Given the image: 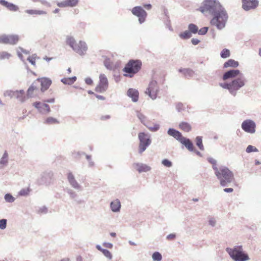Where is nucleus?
I'll use <instances>...</instances> for the list:
<instances>
[{"instance_id": "obj_1", "label": "nucleus", "mask_w": 261, "mask_h": 261, "mask_svg": "<svg viewBox=\"0 0 261 261\" xmlns=\"http://www.w3.org/2000/svg\"><path fill=\"white\" fill-rule=\"evenodd\" d=\"M215 173L220 180V184L222 186H225L227 184L234 180V176L232 172L227 167H221L216 170Z\"/></svg>"}, {"instance_id": "obj_2", "label": "nucleus", "mask_w": 261, "mask_h": 261, "mask_svg": "<svg viewBox=\"0 0 261 261\" xmlns=\"http://www.w3.org/2000/svg\"><path fill=\"white\" fill-rule=\"evenodd\" d=\"M142 63L139 60H130L123 69L124 76L132 77L141 69Z\"/></svg>"}, {"instance_id": "obj_3", "label": "nucleus", "mask_w": 261, "mask_h": 261, "mask_svg": "<svg viewBox=\"0 0 261 261\" xmlns=\"http://www.w3.org/2000/svg\"><path fill=\"white\" fill-rule=\"evenodd\" d=\"M214 17L211 21L213 25L216 26L218 29H221L225 27L228 16L224 8L214 14Z\"/></svg>"}, {"instance_id": "obj_4", "label": "nucleus", "mask_w": 261, "mask_h": 261, "mask_svg": "<svg viewBox=\"0 0 261 261\" xmlns=\"http://www.w3.org/2000/svg\"><path fill=\"white\" fill-rule=\"evenodd\" d=\"M168 134L172 136L185 145L189 150L193 151L194 150L193 144L192 142L189 139L184 137L179 131L173 128H170L168 130Z\"/></svg>"}, {"instance_id": "obj_5", "label": "nucleus", "mask_w": 261, "mask_h": 261, "mask_svg": "<svg viewBox=\"0 0 261 261\" xmlns=\"http://www.w3.org/2000/svg\"><path fill=\"white\" fill-rule=\"evenodd\" d=\"M223 8L220 3L216 0H204L203 6L199 10L202 13L209 11L215 14Z\"/></svg>"}, {"instance_id": "obj_6", "label": "nucleus", "mask_w": 261, "mask_h": 261, "mask_svg": "<svg viewBox=\"0 0 261 261\" xmlns=\"http://www.w3.org/2000/svg\"><path fill=\"white\" fill-rule=\"evenodd\" d=\"M226 251L235 261H246L249 259L247 254L243 252L242 246H236L233 248H227Z\"/></svg>"}, {"instance_id": "obj_7", "label": "nucleus", "mask_w": 261, "mask_h": 261, "mask_svg": "<svg viewBox=\"0 0 261 261\" xmlns=\"http://www.w3.org/2000/svg\"><path fill=\"white\" fill-rule=\"evenodd\" d=\"M66 43L79 54L84 55L87 49V47L85 42L80 41L76 43L74 39L72 37H68L66 40Z\"/></svg>"}, {"instance_id": "obj_8", "label": "nucleus", "mask_w": 261, "mask_h": 261, "mask_svg": "<svg viewBox=\"0 0 261 261\" xmlns=\"http://www.w3.org/2000/svg\"><path fill=\"white\" fill-rule=\"evenodd\" d=\"M159 92V87L157 82L155 81H152L148 85L145 91V93L151 99H155L157 97Z\"/></svg>"}, {"instance_id": "obj_9", "label": "nucleus", "mask_w": 261, "mask_h": 261, "mask_svg": "<svg viewBox=\"0 0 261 261\" xmlns=\"http://www.w3.org/2000/svg\"><path fill=\"white\" fill-rule=\"evenodd\" d=\"M19 40V37L17 35H0V44L15 45Z\"/></svg>"}, {"instance_id": "obj_10", "label": "nucleus", "mask_w": 261, "mask_h": 261, "mask_svg": "<svg viewBox=\"0 0 261 261\" xmlns=\"http://www.w3.org/2000/svg\"><path fill=\"white\" fill-rule=\"evenodd\" d=\"M108 81L106 76L103 74L99 75V82L95 88V91L99 93L105 92L108 88Z\"/></svg>"}, {"instance_id": "obj_11", "label": "nucleus", "mask_w": 261, "mask_h": 261, "mask_svg": "<svg viewBox=\"0 0 261 261\" xmlns=\"http://www.w3.org/2000/svg\"><path fill=\"white\" fill-rule=\"evenodd\" d=\"M138 137L140 140L139 151L140 153L143 152L150 144L151 141L148 138L147 135L144 133H140L139 134Z\"/></svg>"}, {"instance_id": "obj_12", "label": "nucleus", "mask_w": 261, "mask_h": 261, "mask_svg": "<svg viewBox=\"0 0 261 261\" xmlns=\"http://www.w3.org/2000/svg\"><path fill=\"white\" fill-rule=\"evenodd\" d=\"M245 85V79L241 76L230 83L231 94L235 95L236 91Z\"/></svg>"}, {"instance_id": "obj_13", "label": "nucleus", "mask_w": 261, "mask_h": 261, "mask_svg": "<svg viewBox=\"0 0 261 261\" xmlns=\"http://www.w3.org/2000/svg\"><path fill=\"white\" fill-rule=\"evenodd\" d=\"M132 13L139 18V22L141 23L144 22L147 16V13L141 7H135L132 9Z\"/></svg>"}, {"instance_id": "obj_14", "label": "nucleus", "mask_w": 261, "mask_h": 261, "mask_svg": "<svg viewBox=\"0 0 261 261\" xmlns=\"http://www.w3.org/2000/svg\"><path fill=\"white\" fill-rule=\"evenodd\" d=\"M242 128L246 132L254 133L255 131V124L251 120H246L242 123Z\"/></svg>"}, {"instance_id": "obj_15", "label": "nucleus", "mask_w": 261, "mask_h": 261, "mask_svg": "<svg viewBox=\"0 0 261 261\" xmlns=\"http://www.w3.org/2000/svg\"><path fill=\"white\" fill-rule=\"evenodd\" d=\"M7 94L11 97L16 98L21 102H23L25 100V93L23 90L7 91Z\"/></svg>"}, {"instance_id": "obj_16", "label": "nucleus", "mask_w": 261, "mask_h": 261, "mask_svg": "<svg viewBox=\"0 0 261 261\" xmlns=\"http://www.w3.org/2000/svg\"><path fill=\"white\" fill-rule=\"evenodd\" d=\"M242 8L246 11L255 9L258 4L257 0H242Z\"/></svg>"}, {"instance_id": "obj_17", "label": "nucleus", "mask_w": 261, "mask_h": 261, "mask_svg": "<svg viewBox=\"0 0 261 261\" xmlns=\"http://www.w3.org/2000/svg\"><path fill=\"white\" fill-rule=\"evenodd\" d=\"M137 116L138 118L141 120V121L150 130L156 131L159 129V125L155 124L153 126H151L149 122L146 120V117L143 114L138 113Z\"/></svg>"}, {"instance_id": "obj_18", "label": "nucleus", "mask_w": 261, "mask_h": 261, "mask_svg": "<svg viewBox=\"0 0 261 261\" xmlns=\"http://www.w3.org/2000/svg\"><path fill=\"white\" fill-rule=\"evenodd\" d=\"M33 105L41 113L47 114L50 111L49 106L46 103H41L40 102H35L33 104Z\"/></svg>"}, {"instance_id": "obj_19", "label": "nucleus", "mask_w": 261, "mask_h": 261, "mask_svg": "<svg viewBox=\"0 0 261 261\" xmlns=\"http://www.w3.org/2000/svg\"><path fill=\"white\" fill-rule=\"evenodd\" d=\"M79 3V0H64L57 4V6L61 8L73 7L76 6Z\"/></svg>"}, {"instance_id": "obj_20", "label": "nucleus", "mask_w": 261, "mask_h": 261, "mask_svg": "<svg viewBox=\"0 0 261 261\" xmlns=\"http://www.w3.org/2000/svg\"><path fill=\"white\" fill-rule=\"evenodd\" d=\"M37 81L41 83V90L42 92L46 90L51 84V81L47 78H38Z\"/></svg>"}, {"instance_id": "obj_21", "label": "nucleus", "mask_w": 261, "mask_h": 261, "mask_svg": "<svg viewBox=\"0 0 261 261\" xmlns=\"http://www.w3.org/2000/svg\"><path fill=\"white\" fill-rule=\"evenodd\" d=\"M240 74V70H231L225 72L223 76V80H226L230 78L235 77Z\"/></svg>"}, {"instance_id": "obj_22", "label": "nucleus", "mask_w": 261, "mask_h": 261, "mask_svg": "<svg viewBox=\"0 0 261 261\" xmlns=\"http://www.w3.org/2000/svg\"><path fill=\"white\" fill-rule=\"evenodd\" d=\"M39 92V88L35 83H34L28 89L27 91V95L28 97H33L36 95Z\"/></svg>"}, {"instance_id": "obj_23", "label": "nucleus", "mask_w": 261, "mask_h": 261, "mask_svg": "<svg viewBox=\"0 0 261 261\" xmlns=\"http://www.w3.org/2000/svg\"><path fill=\"white\" fill-rule=\"evenodd\" d=\"M0 4L6 7L11 11H17L18 10V7L13 4L10 3L5 0H0Z\"/></svg>"}, {"instance_id": "obj_24", "label": "nucleus", "mask_w": 261, "mask_h": 261, "mask_svg": "<svg viewBox=\"0 0 261 261\" xmlns=\"http://www.w3.org/2000/svg\"><path fill=\"white\" fill-rule=\"evenodd\" d=\"M134 167L139 172H147L150 170V167L142 164L136 163L134 165Z\"/></svg>"}, {"instance_id": "obj_25", "label": "nucleus", "mask_w": 261, "mask_h": 261, "mask_svg": "<svg viewBox=\"0 0 261 261\" xmlns=\"http://www.w3.org/2000/svg\"><path fill=\"white\" fill-rule=\"evenodd\" d=\"M127 95L131 97L132 100L136 102L138 100L139 92L137 90L134 89H129L127 91Z\"/></svg>"}, {"instance_id": "obj_26", "label": "nucleus", "mask_w": 261, "mask_h": 261, "mask_svg": "<svg viewBox=\"0 0 261 261\" xmlns=\"http://www.w3.org/2000/svg\"><path fill=\"white\" fill-rule=\"evenodd\" d=\"M179 128L185 132H189L192 129L190 124L186 122H181L179 124Z\"/></svg>"}, {"instance_id": "obj_27", "label": "nucleus", "mask_w": 261, "mask_h": 261, "mask_svg": "<svg viewBox=\"0 0 261 261\" xmlns=\"http://www.w3.org/2000/svg\"><path fill=\"white\" fill-rule=\"evenodd\" d=\"M120 206V202L118 199L115 200L111 203V208L113 212L119 211Z\"/></svg>"}, {"instance_id": "obj_28", "label": "nucleus", "mask_w": 261, "mask_h": 261, "mask_svg": "<svg viewBox=\"0 0 261 261\" xmlns=\"http://www.w3.org/2000/svg\"><path fill=\"white\" fill-rule=\"evenodd\" d=\"M239 66V63L233 59H229L224 64V67L227 68L229 67H237Z\"/></svg>"}, {"instance_id": "obj_29", "label": "nucleus", "mask_w": 261, "mask_h": 261, "mask_svg": "<svg viewBox=\"0 0 261 261\" xmlns=\"http://www.w3.org/2000/svg\"><path fill=\"white\" fill-rule=\"evenodd\" d=\"M96 247L99 251H101L106 257L109 259L112 258V255L109 250L102 249L99 245H97Z\"/></svg>"}, {"instance_id": "obj_30", "label": "nucleus", "mask_w": 261, "mask_h": 261, "mask_svg": "<svg viewBox=\"0 0 261 261\" xmlns=\"http://www.w3.org/2000/svg\"><path fill=\"white\" fill-rule=\"evenodd\" d=\"M25 12L31 15H37L41 14H45L46 13L44 11L37 10H26Z\"/></svg>"}, {"instance_id": "obj_31", "label": "nucleus", "mask_w": 261, "mask_h": 261, "mask_svg": "<svg viewBox=\"0 0 261 261\" xmlns=\"http://www.w3.org/2000/svg\"><path fill=\"white\" fill-rule=\"evenodd\" d=\"M68 179L70 183V184L74 188L79 187V185L77 182L74 179V177L73 174L71 173H69L68 174Z\"/></svg>"}, {"instance_id": "obj_32", "label": "nucleus", "mask_w": 261, "mask_h": 261, "mask_svg": "<svg viewBox=\"0 0 261 261\" xmlns=\"http://www.w3.org/2000/svg\"><path fill=\"white\" fill-rule=\"evenodd\" d=\"M8 158V154L6 152H5L4 153L2 159L0 160V166L1 167H3L4 166H5L7 164Z\"/></svg>"}, {"instance_id": "obj_33", "label": "nucleus", "mask_w": 261, "mask_h": 261, "mask_svg": "<svg viewBox=\"0 0 261 261\" xmlns=\"http://www.w3.org/2000/svg\"><path fill=\"white\" fill-rule=\"evenodd\" d=\"M189 31L191 32V34H196L198 33V27L193 23H191L188 26Z\"/></svg>"}, {"instance_id": "obj_34", "label": "nucleus", "mask_w": 261, "mask_h": 261, "mask_svg": "<svg viewBox=\"0 0 261 261\" xmlns=\"http://www.w3.org/2000/svg\"><path fill=\"white\" fill-rule=\"evenodd\" d=\"M179 36L182 39H187L191 37L192 34L189 31H186L180 33Z\"/></svg>"}, {"instance_id": "obj_35", "label": "nucleus", "mask_w": 261, "mask_h": 261, "mask_svg": "<svg viewBox=\"0 0 261 261\" xmlns=\"http://www.w3.org/2000/svg\"><path fill=\"white\" fill-rule=\"evenodd\" d=\"M11 57V55L7 51H2L0 52V60H8Z\"/></svg>"}, {"instance_id": "obj_36", "label": "nucleus", "mask_w": 261, "mask_h": 261, "mask_svg": "<svg viewBox=\"0 0 261 261\" xmlns=\"http://www.w3.org/2000/svg\"><path fill=\"white\" fill-rule=\"evenodd\" d=\"M76 79V77L74 76L72 77L64 78L62 79L61 81L64 84L69 85L73 83L75 81Z\"/></svg>"}, {"instance_id": "obj_37", "label": "nucleus", "mask_w": 261, "mask_h": 261, "mask_svg": "<svg viewBox=\"0 0 261 261\" xmlns=\"http://www.w3.org/2000/svg\"><path fill=\"white\" fill-rule=\"evenodd\" d=\"M196 145L198 147V148L201 150H204V146L202 144V137L200 136H198L196 138Z\"/></svg>"}, {"instance_id": "obj_38", "label": "nucleus", "mask_w": 261, "mask_h": 261, "mask_svg": "<svg viewBox=\"0 0 261 261\" xmlns=\"http://www.w3.org/2000/svg\"><path fill=\"white\" fill-rule=\"evenodd\" d=\"M44 123L47 124H52L58 123L59 121L56 119L50 117L46 118Z\"/></svg>"}, {"instance_id": "obj_39", "label": "nucleus", "mask_w": 261, "mask_h": 261, "mask_svg": "<svg viewBox=\"0 0 261 261\" xmlns=\"http://www.w3.org/2000/svg\"><path fill=\"white\" fill-rule=\"evenodd\" d=\"M220 55L222 58H228L230 56V51L228 49L224 48L222 50Z\"/></svg>"}, {"instance_id": "obj_40", "label": "nucleus", "mask_w": 261, "mask_h": 261, "mask_svg": "<svg viewBox=\"0 0 261 261\" xmlns=\"http://www.w3.org/2000/svg\"><path fill=\"white\" fill-rule=\"evenodd\" d=\"M180 72H183L184 75L186 76H191L193 75L194 72L193 70L189 69H185L183 70L180 69L179 70Z\"/></svg>"}, {"instance_id": "obj_41", "label": "nucleus", "mask_w": 261, "mask_h": 261, "mask_svg": "<svg viewBox=\"0 0 261 261\" xmlns=\"http://www.w3.org/2000/svg\"><path fill=\"white\" fill-rule=\"evenodd\" d=\"M207 160L209 163H210L213 165V168L215 170V172L216 171V170H218L219 169L216 166L217 165V162L216 161L212 158H209L207 159Z\"/></svg>"}, {"instance_id": "obj_42", "label": "nucleus", "mask_w": 261, "mask_h": 261, "mask_svg": "<svg viewBox=\"0 0 261 261\" xmlns=\"http://www.w3.org/2000/svg\"><path fill=\"white\" fill-rule=\"evenodd\" d=\"M152 258L154 260L160 261L162 260V257L159 252H155L152 254Z\"/></svg>"}, {"instance_id": "obj_43", "label": "nucleus", "mask_w": 261, "mask_h": 261, "mask_svg": "<svg viewBox=\"0 0 261 261\" xmlns=\"http://www.w3.org/2000/svg\"><path fill=\"white\" fill-rule=\"evenodd\" d=\"M247 153H250L251 152H257L258 149L254 146L252 145H249L246 150Z\"/></svg>"}, {"instance_id": "obj_44", "label": "nucleus", "mask_w": 261, "mask_h": 261, "mask_svg": "<svg viewBox=\"0 0 261 261\" xmlns=\"http://www.w3.org/2000/svg\"><path fill=\"white\" fill-rule=\"evenodd\" d=\"M30 191V190L29 188L27 189H23L21 190L19 192V195L21 196H26L29 194V192Z\"/></svg>"}, {"instance_id": "obj_45", "label": "nucleus", "mask_w": 261, "mask_h": 261, "mask_svg": "<svg viewBox=\"0 0 261 261\" xmlns=\"http://www.w3.org/2000/svg\"><path fill=\"white\" fill-rule=\"evenodd\" d=\"M5 200L9 202H12L14 201V197L9 194H7L5 196Z\"/></svg>"}, {"instance_id": "obj_46", "label": "nucleus", "mask_w": 261, "mask_h": 261, "mask_svg": "<svg viewBox=\"0 0 261 261\" xmlns=\"http://www.w3.org/2000/svg\"><path fill=\"white\" fill-rule=\"evenodd\" d=\"M162 164L167 167H170L172 166V164L171 161H169L167 159H164L162 162Z\"/></svg>"}, {"instance_id": "obj_47", "label": "nucleus", "mask_w": 261, "mask_h": 261, "mask_svg": "<svg viewBox=\"0 0 261 261\" xmlns=\"http://www.w3.org/2000/svg\"><path fill=\"white\" fill-rule=\"evenodd\" d=\"M208 31V28L207 27H203L201 28L200 30H198V33L199 35H205Z\"/></svg>"}, {"instance_id": "obj_48", "label": "nucleus", "mask_w": 261, "mask_h": 261, "mask_svg": "<svg viewBox=\"0 0 261 261\" xmlns=\"http://www.w3.org/2000/svg\"><path fill=\"white\" fill-rule=\"evenodd\" d=\"M7 225V220L6 219H2L0 220V228L2 229H4L6 227Z\"/></svg>"}, {"instance_id": "obj_49", "label": "nucleus", "mask_w": 261, "mask_h": 261, "mask_svg": "<svg viewBox=\"0 0 261 261\" xmlns=\"http://www.w3.org/2000/svg\"><path fill=\"white\" fill-rule=\"evenodd\" d=\"M220 86L224 89H227L229 90L230 93H231V87H230V83L229 84L227 83H223V84H220Z\"/></svg>"}, {"instance_id": "obj_50", "label": "nucleus", "mask_w": 261, "mask_h": 261, "mask_svg": "<svg viewBox=\"0 0 261 261\" xmlns=\"http://www.w3.org/2000/svg\"><path fill=\"white\" fill-rule=\"evenodd\" d=\"M28 60L33 65H35L36 58L33 57H29Z\"/></svg>"}, {"instance_id": "obj_51", "label": "nucleus", "mask_w": 261, "mask_h": 261, "mask_svg": "<svg viewBox=\"0 0 261 261\" xmlns=\"http://www.w3.org/2000/svg\"><path fill=\"white\" fill-rule=\"evenodd\" d=\"M176 237V235L174 233H171L167 236V239L168 240H173Z\"/></svg>"}, {"instance_id": "obj_52", "label": "nucleus", "mask_w": 261, "mask_h": 261, "mask_svg": "<svg viewBox=\"0 0 261 261\" xmlns=\"http://www.w3.org/2000/svg\"><path fill=\"white\" fill-rule=\"evenodd\" d=\"M191 42L192 43V44L193 45H197L198 44L199 42H200V41L199 40H198V39H196V38H193L192 40H191Z\"/></svg>"}, {"instance_id": "obj_53", "label": "nucleus", "mask_w": 261, "mask_h": 261, "mask_svg": "<svg viewBox=\"0 0 261 261\" xmlns=\"http://www.w3.org/2000/svg\"><path fill=\"white\" fill-rule=\"evenodd\" d=\"M103 246L106 248H112L113 247L112 244L110 243H104Z\"/></svg>"}, {"instance_id": "obj_54", "label": "nucleus", "mask_w": 261, "mask_h": 261, "mask_svg": "<svg viewBox=\"0 0 261 261\" xmlns=\"http://www.w3.org/2000/svg\"><path fill=\"white\" fill-rule=\"evenodd\" d=\"M85 82L88 85H92L93 84V81L90 78H87L86 79Z\"/></svg>"}, {"instance_id": "obj_55", "label": "nucleus", "mask_w": 261, "mask_h": 261, "mask_svg": "<svg viewBox=\"0 0 261 261\" xmlns=\"http://www.w3.org/2000/svg\"><path fill=\"white\" fill-rule=\"evenodd\" d=\"M105 65L108 69H112V66H111V65H110V64L108 63L107 61H106L105 62Z\"/></svg>"}, {"instance_id": "obj_56", "label": "nucleus", "mask_w": 261, "mask_h": 261, "mask_svg": "<svg viewBox=\"0 0 261 261\" xmlns=\"http://www.w3.org/2000/svg\"><path fill=\"white\" fill-rule=\"evenodd\" d=\"M95 96L98 99L102 100H105V97L104 96H103L99 95H97V94H95Z\"/></svg>"}, {"instance_id": "obj_57", "label": "nucleus", "mask_w": 261, "mask_h": 261, "mask_svg": "<svg viewBox=\"0 0 261 261\" xmlns=\"http://www.w3.org/2000/svg\"><path fill=\"white\" fill-rule=\"evenodd\" d=\"M233 191L232 188H225L224 189V191L225 192H232Z\"/></svg>"}, {"instance_id": "obj_58", "label": "nucleus", "mask_w": 261, "mask_h": 261, "mask_svg": "<svg viewBox=\"0 0 261 261\" xmlns=\"http://www.w3.org/2000/svg\"><path fill=\"white\" fill-rule=\"evenodd\" d=\"M54 101H55L54 98H50V99L44 100V102L51 103V102H54Z\"/></svg>"}, {"instance_id": "obj_59", "label": "nucleus", "mask_w": 261, "mask_h": 261, "mask_svg": "<svg viewBox=\"0 0 261 261\" xmlns=\"http://www.w3.org/2000/svg\"><path fill=\"white\" fill-rule=\"evenodd\" d=\"M144 7L147 9V10H149L151 8V5L150 4L144 5Z\"/></svg>"}, {"instance_id": "obj_60", "label": "nucleus", "mask_w": 261, "mask_h": 261, "mask_svg": "<svg viewBox=\"0 0 261 261\" xmlns=\"http://www.w3.org/2000/svg\"><path fill=\"white\" fill-rule=\"evenodd\" d=\"M209 223L210 225H211L212 226H214L215 224V220L214 219H211V220H210L209 221Z\"/></svg>"}, {"instance_id": "obj_61", "label": "nucleus", "mask_w": 261, "mask_h": 261, "mask_svg": "<svg viewBox=\"0 0 261 261\" xmlns=\"http://www.w3.org/2000/svg\"><path fill=\"white\" fill-rule=\"evenodd\" d=\"M260 164H261V163L259 161L256 160L255 161V165H260Z\"/></svg>"}, {"instance_id": "obj_62", "label": "nucleus", "mask_w": 261, "mask_h": 261, "mask_svg": "<svg viewBox=\"0 0 261 261\" xmlns=\"http://www.w3.org/2000/svg\"><path fill=\"white\" fill-rule=\"evenodd\" d=\"M110 235L112 237H115L116 234V233H115V232H111V233H110Z\"/></svg>"}, {"instance_id": "obj_63", "label": "nucleus", "mask_w": 261, "mask_h": 261, "mask_svg": "<svg viewBox=\"0 0 261 261\" xmlns=\"http://www.w3.org/2000/svg\"><path fill=\"white\" fill-rule=\"evenodd\" d=\"M61 261H70V259L68 258H65L62 259V260H61Z\"/></svg>"}, {"instance_id": "obj_64", "label": "nucleus", "mask_w": 261, "mask_h": 261, "mask_svg": "<svg viewBox=\"0 0 261 261\" xmlns=\"http://www.w3.org/2000/svg\"><path fill=\"white\" fill-rule=\"evenodd\" d=\"M59 12V9H56L54 11V13H58Z\"/></svg>"}]
</instances>
